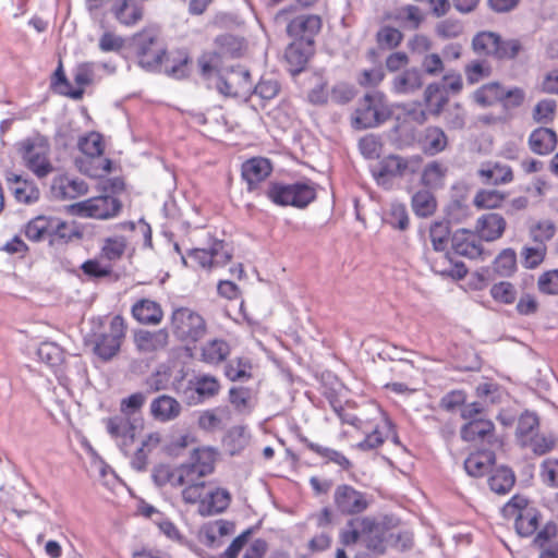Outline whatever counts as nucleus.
<instances>
[{
  "label": "nucleus",
  "mask_w": 558,
  "mask_h": 558,
  "mask_svg": "<svg viewBox=\"0 0 558 558\" xmlns=\"http://www.w3.org/2000/svg\"><path fill=\"white\" fill-rule=\"evenodd\" d=\"M423 85L422 74L416 69L405 70L396 75L391 82V90L398 95H409Z\"/></svg>",
  "instance_id": "c85d7f7f"
},
{
  "label": "nucleus",
  "mask_w": 558,
  "mask_h": 558,
  "mask_svg": "<svg viewBox=\"0 0 558 558\" xmlns=\"http://www.w3.org/2000/svg\"><path fill=\"white\" fill-rule=\"evenodd\" d=\"M498 43V34L494 32H481L473 38L472 46L476 53L495 58Z\"/></svg>",
  "instance_id": "a19ab883"
},
{
  "label": "nucleus",
  "mask_w": 558,
  "mask_h": 558,
  "mask_svg": "<svg viewBox=\"0 0 558 558\" xmlns=\"http://www.w3.org/2000/svg\"><path fill=\"white\" fill-rule=\"evenodd\" d=\"M557 102L554 99L539 100L533 109V119L536 123H550L556 113Z\"/></svg>",
  "instance_id": "864d4df0"
},
{
  "label": "nucleus",
  "mask_w": 558,
  "mask_h": 558,
  "mask_svg": "<svg viewBox=\"0 0 558 558\" xmlns=\"http://www.w3.org/2000/svg\"><path fill=\"white\" fill-rule=\"evenodd\" d=\"M106 427L109 435L116 439L120 449L126 454V448L134 440L135 427L131 418L124 415H116L106 420Z\"/></svg>",
  "instance_id": "f3484780"
},
{
  "label": "nucleus",
  "mask_w": 558,
  "mask_h": 558,
  "mask_svg": "<svg viewBox=\"0 0 558 558\" xmlns=\"http://www.w3.org/2000/svg\"><path fill=\"white\" fill-rule=\"evenodd\" d=\"M515 483L513 471L507 466L497 468L488 478L490 489L499 495L507 494Z\"/></svg>",
  "instance_id": "4c0bfd02"
},
{
  "label": "nucleus",
  "mask_w": 558,
  "mask_h": 558,
  "mask_svg": "<svg viewBox=\"0 0 558 558\" xmlns=\"http://www.w3.org/2000/svg\"><path fill=\"white\" fill-rule=\"evenodd\" d=\"M248 435L242 426L232 427L223 439V445L231 456L240 453L248 444Z\"/></svg>",
  "instance_id": "37998d69"
},
{
  "label": "nucleus",
  "mask_w": 558,
  "mask_h": 558,
  "mask_svg": "<svg viewBox=\"0 0 558 558\" xmlns=\"http://www.w3.org/2000/svg\"><path fill=\"white\" fill-rule=\"evenodd\" d=\"M170 327L181 341L196 342L206 332L204 318L189 307H179L172 312Z\"/></svg>",
  "instance_id": "0eeeda50"
},
{
  "label": "nucleus",
  "mask_w": 558,
  "mask_h": 558,
  "mask_svg": "<svg viewBox=\"0 0 558 558\" xmlns=\"http://www.w3.org/2000/svg\"><path fill=\"white\" fill-rule=\"evenodd\" d=\"M421 157L402 158L400 156H388L381 162L377 173V181L386 178L403 177L408 172L414 173L420 168Z\"/></svg>",
  "instance_id": "4468645a"
},
{
  "label": "nucleus",
  "mask_w": 558,
  "mask_h": 558,
  "mask_svg": "<svg viewBox=\"0 0 558 558\" xmlns=\"http://www.w3.org/2000/svg\"><path fill=\"white\" fill-rule=\"evenodd\" d=\"M271 171L270 161L263 157H254L243 162L241 174L247 184V191H256L259 184L270 175Z\"/></svg>",
  "instance_id": "dca6fc26"
},
{
  "label": "nucleus",
  "mask_w": 558,
  "mask_h": 558,
  "mask_svg": "<svg viewBox=\"0 0 558 558\" xmlns=\"http://www.w3.org/2000/svg\"><path fill=\"white\" fill-rule=\"evenodd\" d=\"M217 451L211 447L195 448L189 461L178 466L177 482L183 486L186 483L203 482L202 478L211 474L215 470Z\"/></svg>",
  "instance_id": "423d86ee"
},
{
  "label": "nucleus",
  "mask_w": 558,
  "mask_h": 558,
  "mask_svg": "<svg viewBox=\"0 0 558 558\" xmlns=\"http://www.w3.org/2000/svg\"><path fill=\"white\" fill-rule=\"evenodd\" d=\"M126 248V240L122 235L109 236L104 240L101 255L104 258L112 262L120 259Z\"/></svg>",
  "instance_id": "a18cd8bd"
},
{
  "label": "nucleus",
  "mask_w": 558,
  "mask_h": 558,
  "mask_svg": "<svg viewBox=\"0 0 558 558\" xmlns=\"http://www.w3.org/2000/svg\"><path fill=\"white\" fill-rule=\"evenodd\" d=\"M133 317L144 325H157L163 317L161 306L148 299H142L132 306Z\"/></svg>",
  "instance_id": "a878e982"
},
{
  "label": "nucleus",
  "mask_w": 558,
  "mask_h": 558,
  "mask_svg": "<svg viewBox=\"0 0 558 558\" xmlns=\"http://www.w3.org/2000/svg\"><path fill=\"white\" fill-rule=\"evenodd\" d=\"M168 338L169 335L165 329L141 330L135 335V344L141 352L150 353L166 348Z\"/></svg>",
  "instance_id": "cd10ccee"
},
{
  "label": "nucleus",
  "mask_w": 558,
  "mask_h": 558,
  "mask_svg": "<svg viewBox=\"0 0 558 558\" xmlns=\"http://www.w3.org/2000/svg\"><path fill=\"white\" fill-rule=\"evenodd\" d=\"M187 256L205 269L225 266L232 257L222 240H214L207 248H191Z\"/></svg>",
  "instance_id": "f8f14e48"
},
{
  "label": "nucleus",
  "mask_w": 558,
  "mask_h": 558,
  "mask_svg": "<svg viewBox=\"0 0 558 558\" xmlns=\"http://www.w3.org/2000/svg\"><path fill=\"white\" fill-rule=\"evenodd\" d=\"M8 190L19 204L34 205L40 198V190L34 180L11 170L4 173Z\"/></svg>",
  "instance_id": "9d476101"
},
{
  "label": "nucleus",
  "mask_w": 558,
  "mask_h": 558,
  "mask_svg": "<svg viewBox=\"0 0 558 558\" xmlns=\"http://www.w3.org/2000/svg\"><path fill=\"white\" fill-rule=\"evenodd\" d=\"M149 411L153 418L157 422L168 423L181 415L182 405L175 398L161 395L151 401Z\"/></svg>",
  "instance_id": "6ab92c4d"
},
{
  "label": "nucleus",
  "mask_w": 558,
  "mask_h": 558,
  "mask_svg": "<svg viewBox=\"0 0 558 558\" xmlns=\"http://www.w3.org/2000/svg\"><path fill=\"white\" fill-rule=\"evenodd\" d=\"M313 52V46L302 41H294L288 46L284 57L288 63L293 68L292 72L299 73L303 70Z\"/></svg>",
  "instance_id": "2f4dec72"
},
{
  "label": "nucleus",
  "mask_w": 558,
  "mask_h": 558,
  "mask_svg": "<svg viewBox=\"0 0 558 558\" xmlns=\"http://www.w3.org/2000/svg\"><path fill=\"white\" fill-rule=\"evenodd\" d=\"M355 88L348 83H337L330 89V101L337 105H345L355 97Z\"/></svg>",
  "instance_id": "69168bd1"
},
{
  "label": "nucleus",
  "mask_w": 558,
  "mask_h": 558,
  "mask_svg": "<svg viewBox=\"0 0 558 558\" xmlns=\"http://www.w3.org/2000/svg\"><path fill=\"white\" fill-rule=\"evenodd\" d=\"M392 423L388 418L384 420V425L381 427L377 426L372 430L366 437L357 444V448L367 451L373 450L381 446L385 439L388 437V434L392 430Z\"/></svg>",
  "instance_id": "ea45409f"
},
{
  "label": "nucleus",
  "mask_w": 558,
  "mask_h": 558,
  "mask_svg": "<svg viewBox=\"0 0 558 558\" xmlns=\"http://www.w3.org/2000/svg\"><path fill=\"white\" fill-rule=\"evenodd\" d=\"M50 151L49 141L40 134L26 137L17 144L23 165L38 179H45L54 171Z\"/></svg>",
  "instance_id": "f257e3e1"
},
{
  "label": "nucleus",
  "mask_w": 558,
  "mask_h": 558,
  "mask_svg": "<svg viewBox=\"0 0 558 558\" xmlns=\"http://www.w3.org/2000/svg\"><path fill=\"white\" fill-rule=\"evenodd\" d=\"M266 197L278 206L307 207L316 198V190L311 182H269L264 191Z\"/></svg>",
  "instance_id": "f03ea898"
},
{
  "label": "nucleus",
  "mask_w": 558,
  "mask_h": 558,
  "mask_svg": "<svg viewBox=\"0 0 558 558\" xmlns=\"http://www.w3.org/2000/svg\"><path fill=\"white\" fill-rule=\"evenodd\" d=\"M558 144V137L553 129L537 128L529 136L530 149L537 155H549Z\"/></svg>",
  "instance_id": "5701e85b"
},
{
  "label": "nucleus",
  "mask_w": 558,
  "mask_h": 558,
  "mask_svg": "<svg viewBox=\"0 0 558 558\" xmlns=\"http://www.w3.org/2000/svg\"><path fill=\"white\" fill-rule=\"evenodd\" d=\"M522 50V45L519 39L502 40L499 36V43L496 50L495 58L498 60H513Z\"/></svg>",
  "instance_id": "0e129e2a"
},
{
  "label": "nucleus",
  "mask_w": 558,
  "mask_h": 558,
  "mask_svg": "<svg viewBox=\"0 0 558 558\" xmlns=\"http://www.w3.org/2000/svg\"><path fill=\"white\" fill-rule=\"evenodd\" d=\"M300 441L312 452L324 459L325 463H335L341 470L349 471L352 468L351 461L340 451L313 442L307 437L301 436Z\"/></svg>",
  "instance_id": "b1692460"
},
{
  "label": "nucleus",
  "mask_w": 558,
  "mask_h": 558,
  "mask_svg": "<svg viewBox=\"0 0 558 558\" xmlns=\"http://www.w3.org/2000/svg\"><path fill=\"white\" fill-rule=\"evenodd\" d=\"M505 194L497 190H481L476 193L473 204L478 209H492L501 205Z\"/></svg>",
  "instance_id": "8fccbe9b"
},
{
  "label": "nucleus",
  "mask_w": 558,
  "mask_h": 558,
  "mask_svg": "<svg viewBox=\"0 0 558 558\" xmlns=\"http://www.w3.org/2000/svg\"><path fill=\"white\" fill-rule=\"evenodd\" d=\"M125 330L124 319L119 315L112 317L108 331L96 337L94 352L104 361L111 360L120 351Z\"/></svg>",
  "instance_id": "1a4fd4ad"
},
{
  "label": "nucleus",
  "mask_w": 558,
  "mask_h": 558,
  "mask_svg": "<svg viewBox=\"0 0 558 558\" xmlns=\"http://www.w3.org/2000/svg\"><path fill=\"white\" fill-rule=\"evenodd\" d=\"M490 295L496 302L512 304L517 298V290L512 283L501 281L493 284Z\"/></svg>",
  "instance_id": "5fc2aeb1"
},
{
  "label": "nucleus",
  "mask_w": 558,
  "mask_h": 558,
  "mask_svg": "<svg viewBox=\"0 0 558 558\" xmlns=\"http://www.w3.org/2000/svg\"><path fill=\"white\" fill-rule=\"evenodd\" d=\"M484 184H505L513 179L512 170L509 166L498 162L487 163L478 171Z\"/></svg>",
  "instance_id": "72a5a7b5"
},
{
  "label": "nucleus",
  "mask_w": 558,
  "mask_h": 558,
  "mask_svg": "<svg viewBox=\"0 0 558 558\" xmlns=\"http://www.w3.org/2000/svg\"><path fill=\"white\" fill-rule=\"evenodd\" d=\"M447 169L437 161L428 163L422 173V183L427 187L442 185Z\"/></svg>",
  "instance_id": "603ef678"
},
{
  "label": "nucleus",
  "mask_w": 558,
  "mask_h": 558,
  "mask_svg": "<svg viewBox=\"0 0 558 558\" xmlns=\"http://www.w3.org/2000/svg\"><path fill=\"white\" fill-rule=\"evenodd\" d=\"M51 190L53 195L58 198L74 199L87 193L88 189L87 184L81 179L60 177L54 179Z\"/></svg>",
  "instance_id": "bb28decb"
},
{
  "label": "nucleus",
  "mask_w": 558,
  "mask_h": 558,
  "mask_svg": "<svg viewBox=\"0 0 558 558\" xmlns=\"http://www.w3.org/2000/svg\"><path fill=\"white\" fill-rule=\"evenodd\" d=\"M450 90H453V81L446 75L442 83L429 84L425 90V102L434 114L441 112L450 98Z\"/></svg>",
  "instance_id": "aec40b11"
},
{
  "label": "nucleus",
  "mask_w": 558,
  "mask_h": 558,
  "mask_svg": "<svg viewBox=\"0 0 558 558\" xmlns=\"http://www.w3.org/2000/svg\"><path fill=\"white\" fill-rule=\"evenodd\" d=\"M494 447L471 453L464 461L465 472L474 477L486 474L495 462Z\"/></svg>",
  "instance_id": "393cba45"
},
{
  "label": "nucleus",
  "mask_w": 558,
  "mask_h": 558,
  "mask_svg": "<svg viewBox=\"0 0 558 558\" xmlns=\"http://www.w3.org/2000/svg\"><path fill=\"white\" fill-rule=\"evenodd\" d=\"M391 116L386 96L380 92H372L359 101L352 118L355 129H372L385 123Z\"/></svg>",
  "instance_id": "7ed1b4c3"
},
{
  "label": "nucleus",
  "mask_w": 558,
  "mask_h": 558,
  "mask_svg": "<svg viewBox=\"0 0 558 558\" xmlns=\"http://www.w3.org/2000/svg\"><path fill=\"white\" fill-rule=\"evenodd\" d=\"M432 244L437 252H448L447 247L451 243L453 245V236L451 235V222L449 219L435 221L429 230Z\"/></svg>",
  "instance_id": "f704fd0d"
},
{
  "label": "nucleus",
  "mask_w": 558,
  "mask_h": 558,
  "mask_svg": "<svg viewBox=\"0 0 558 558\" xmlns=\"http://www.w3.org/2000/svg\"><path fill=\"white\" fill-rule=\"evenodd\" d=\"M447 144V137L442 130L438 128H428L425 131L423 140V147L429 155H435L441 151Z\"/></svg>",
  "instance_id": "de8ad7c7"
},
{
  "label": "nucleus",
  "mask_w": 558,
  "mask_h": 558,
  "mask_svg": "<svg viewBox=\"0 0 558 558\" xmlns=\"http://www.w3.org/2000/svg\"><path fill=\"white\" fill-rule=\"evenodd\" d=\"M253 365L247 357H234L225 365V376L231 381H247L253 377Z\"/></svg>",
  "instance_id": "473e14b6"
},
{
  "label": "nucleus",
  "mask_w": 558,
  "mask_h": 558,
  "mask_svg": "<svg viewBox=\"0 0 558 558\" xmlns=\"http://www.w3.org/2000/svg\"><path fill=\"white\" fill-rule=\"evenodd\" d=\"M494 423L489 420H471L461 427V438L469 442L500 447L495 436Z\"/></svg>",
  "instance_id": "ddd939ff"
},
{
  "label": "nucleus",
  "mask_w": 558,
  "mask_h": 558,
  "mask_svg": "<svg viewBox=\"0 0 558 558\" xmlns=\"http://www.w3.org/2000/svg\"><path fill=\"white\" fill-rule=\"evenodd\" d=\"M220 410L204 411L198 417V427L205 432H215L222 428V417Z\"/></svg>",
  "instance_id": "338daca9"
},
{
  "label": "nucleus",
  "mask_w": 558,
  "mask_h": 558,
  "mask_svg": "<svg viewBox=\"0 0 558 558\" xmlns=\"http://www.w3.org/2000/svg\"><path fill=\"white\" fill-rule=\"evenodd\" d=\"M332 504L337 512L343 515H359L372 504V496L357 490L352 485L340 484L332 494Z\"/></svg>",
  "instance_id": "6e6552de"
},
{
  "label": "nucleus",
  "mask_w": 558,
  "mask_h": 558,
  "mask_svg": "<svg viewBox=\"0 0 558 558\" xmlns=\"http://www.w3.org/2000/svg\"><path fill=\"white\" fill-rule=\"evenodd\" d=\"M53 85L60 94L69 96L73 99H81L84 93L83 89L72 88L71 83L68 81L61 64L54 72Z\"/></svg>",
  "instance_id": "680f3d73"
},
{
  "label": "nucleus",
  "mask_w": 558,
  "mask_h": 558,
  "mask_svg": "<svg viewBox=\"0 0 558 558\" xmlns=\"http://www.w3.org/2000/svg\"><path fill=\"white\" fill-rule=\"evenodd\" d=\"M538 427V417L534 413L525 412L519 418L517 426V437L523 446L526 445L527 438L532 432Z\"/></svg>",
  "instance_id": "6e6d98bb"
},
{
  "label": "nucleus",
  "mask_w": 558,
  "mask_h": 558,
  "mask_svg": "<svg viewBox=\"0 0 558 558\" xmlns=\"http://www.w3.org/2000/svg\"><path fill=\"white\" fill-rule=\"evenodd\" d=\"M179 475L178 466L174 469L169 468L168 465H159L154 469L153 480L155 484L159 487L171 485L172 487L181 486L180 483L177 482V476Z\"/></svg>",
  "instance_id": "13d9d810"
},
{
  "label": "nucleus",
  "mask_w": 558,
  "mask_h": 558,
  "mask_svg": "<svg viewBox=\"0 0 558 558\" xmlns=\"http://www.w3.org/2000/svg\"><path fill=\"white\" fill-rule=\"evenodd\" d=\"M546 245L535 243L534 246H525L522 248L524 266L529 269L537 267L545 258Z\"/></svg>",
  "instance_id": "052dcab7"
},
{
  "label": "nucleus",
  "mask_w": 558,
  "mask_h": 558,
  "mask_svg": "<svg viewBox=\"0 0 558 558\" xmlns=\"http://www.w3.org/2000/svg\"><path fill=\"white\" fill-rule=\"evenodd\" d=\"M462 404L460 408V415L463 420L470 422L471 420H483L484 407L481 402L475 401L465 403V393L461 390H456V405Z\"/></svg>",
  "instance_id": "09e8293b"
},
{
  "label": "nucleus",
  "mask_w": 558,
  "mask_h": 558,
  "mask_svg": "<svg viewBox=\"0 0 558 558\" xmlns=\"http://www.w3.org/2000/svg\"><path fill=\"white\" fill-rule=\"evenodd\" d=\"M183 486L185 487L182 490V499L185 504H198L199 506L202 500H205V495L208 490L205 482H192Z\"/></svg>",
  "instance_id": "4d7b16f0"
},
{
  "label": "nucleus",
  "mask_w": 558,
  "mask_h": 558,
  "mask_svg": "<svg viewBox=\"0 0 558 558\" xmlns=\"http://www.w3.org/2000/svg\"><path fill=\"white\" fill-rule=\"evenodd\" d=\"M322 27V20L318 15H300L293 19L287 26V33L296 41H302L308 46L314 45V37Z\"/></svg>",
  "instance_id": "2eb2a0df"
},
{
  "label": "nucleus",
  "mask_w": 558,
  "mask_h": 558,
  "mask_svg": "<svg viewBox=\"0 0 558 558\" xmlns=\"http://www.w3.org/2000/svg\"><path fill=\"white\" fill-rule=\"evenodd\" d=\"M50 217L37 216L31 219L23 228V233L32 242L50 241Z\"/></svg>",
  "instance_id": "e433bc0d"
},
{
  "label": "nucleus",
  "mask_w": 558,
  "mask_h": 558,
  "mask_svg": "<svg viewBox=\"0 0 558 558\" xmlns=\"http://www.w3.org/2000/svg\"><path fill=\"white\" fill-rule=\"evenodd\" d=\"M37 355L39 360L52 368H56V373L63 361H64V351L61 347H59L54 342H43L37 349Z\"/></svg>",
  "instance_id": "58836bf2"
},
{
  "label": "nucleus",
  "mask_w": 558,
  "mask_h": 558,
  "mask_svg": "<svg viewBox=\"0 0 558 558\" xmlns=\"http://www.w3.org/2000/svg\"><path fill=\"white\" fill-rule=\"evenodd\" d=\"M517 268V256L513 250H504L494 262L495 271L501 277L511 276Z\"/></svg>",
  "instance_id": "3c124183"
},
{
  "label": "nucleus",
  "mask_w": 558,
  "mask_h": 558,
  "mask_svg": "<svg viewBox=\"0 0 558 558\" xmlns=\"http://www.w3.org/2000/svg\"><path fill=\"white\" fill-rule=\"evenodd\" d=\"M50 242H68L81 235L73 225L56 217H50Z\"/></svg>",
  "instance_id": "79ce46f5"
},
{
  "label": "nucleus",
  "mask_w": 558,
  "mask_h": 558,
  "mask_svg": "<svg viewBox=\"0 0 558 558\" xmlns=\"http://www.w3.org/2000/svg\"><path fill=\"white\" fill-rule=\"evenodd\" d=\"M194 390L199 399H208L216 396L220 390V384L215 376L199 375L195 377Z\"/></svg>",
  "instance_id": "49530a36"
},
{
  "label": "nucleus",
  "mask_w": 558,
  "mask_h": 558,
  "mask_svg": "<svg viewBox=\"0 0 558 558\" xmlns=\"http://www.w3.org/2000/svg\"><path fill=\"white\" fill-rule=\"evenodd\" d=\"M387 222L395 229L405 230L409 227V215L402 204H391Z\"/></svg>",
  "instance_id": "e2e57ef3"
},
{
  "label": "nucleus",
  "mask_w": 558,
  "mask_h": 558,
  "mask_svg": "<svg viewBox=\"0 0 558 558\" xmlns=\"http://www.w3.org/2000/svg\"><path fill=\"white\" fill-rule=\"evenodd\" d=\"M231 501L228 490L223 488H209L206 492L205 500L198 506V513L203 517L213 515L225 511Z\"/></svg>",
  "instance_id": "4be33fe9"
},
{
  "label": "nucleus",
  "mask_w": 558,
  "mask_h": 558,
  "mask_svg": "<svg viewBox=\"0 0 558 558\" xmlns=\"http://www.w3.org/2000/svg\"><path fill=\"white\" fill-rule=\"evenodd\" d=\"M477 228L481 236L486 241H495L499 239L505 229L506 220L504 217L496 213L483 215L477 221Z\"/></svg>",
  "instance_id": "c756f323"
},
{
  "label": "nucleus",
  "mask_w": 558,
  "mask_h": 558,
  "mask_svg": "<svg viewBox=\"0 0 558 558\" xmlns=\"http://www.w3.org/2000/svg\"><path fill=\"white\" fill-rule=\"evenodd\" d=\"M138 65L146 71H157L167 54L166 46L159 38L158 29L147 27L133 37Z\"/></svg>",
  "instance_id": "20e7f679"
},
{
  "label": "nucleus",
  "mask_w": 558,
  "mask_h": 558,
  "mask_svg": "<svg viewBox=\"0 0 558 558\" xmlns=\"http://www.w3.org/2000/svg\"><path fill=\"white\" fill-rule=\"evenodd\" d=\"M502 512L507 518H514L515 531L522 537L534 535L539 527L541 511L524 496L514 495Z\"/></svg>",
  "instance_id": "39448f33"
},
{
  "label": "nucleus",
  "mask_w": 558,
  "mask_h": 558,
  "mask_svg": "<svg viewBox=\"0 0 558 558\" xmlns=\"http://www.w3.org/2000/svg\"><path fill=\"white\" fill-rule=\"evenodd\" d=\"M121 208V202L111 195L92 197L77 204L80 216L102 220L116 217Z\"/></svg>",
  "instance_id": "9b49d317"
},
{
  "label": "nucleus",
  "mask_w": 558,
  "mask_h": 558,
  "mask_svg": "<svg viewBox=\"0 0 558 558\" xmlns=\"http://www.w3.org/2000/svg\"><path fill=\"white\" fill-rule=\"evenodd\" d=\"M111 12L120 24L134 26L143 20L144 7L137 0H117Z\"/></svg>",
  "instance_id": "412c9836"
},
{
  "label": "nucleus",
  "mask_w": 558,
  "mask_h": 558,
  "mask_svg": "<svg viewBox=\"0 0 558 558\" xmlns=\"http://www.w3.org/2000/svg\"><path fill=\"white\" fill-rule=\"evenodd\" d=\"M230 354V345L222 339L207 341L201 348L202 361L209 365H218L226 361Z\"/></svg>",
  "instance_id": "7c9ffc66"
},
{
  "label": "nucleus",
  "mask_w": 558,
  "mask_h": 558,
  "mask_svg": "<svg viewBox=\"0 0 558 558\" xmlns=\"http://www.w3.org/2000/svg\"><path fill=\"white\" fill-rule=\"evenodd\" d=\"M505 88L498 82H492L482 85L473 93V100L481 107H490L496 102H501Z\"/></svg>",
  "instance_id": "c9c22d12"
},
{
  "label": "nucleus",
  "mask_w": 558,
  "mask_h": 558,
  "mask_svg": "<svg viewBox=\"0 0 558 558\" xmlns=\"http://www.w3.org/2000/svg\"><path fill=\"white\" fill-rule=\"evenodd\" d=\"M412 208L418 217H428L436 209V201L430 192L418 191L412 196Z\"/></svg>",
  "instance_id": "c03bdc74"
},
{
  "label": "nucleus",
  "mask_w": 558,
  "mask_h": 558,
  "mask_svg": "<svg viewBox=\"0 0 558 558\" xmlns=\"http://www.w3.org/2000/svg\"><path fill=\"white\" fill-rule=\"evenodd\" d=\"M80 150L88 157H98L102 154L101 137L98 133L92 132L78 141Z\"/></svg>",
  "instance_id": "bf43d9fd"
},
{
  "label": "nucleus",
  "mask_w": 558,
  "mask_h": 558,
  "mask_svg": "<svg viewBox=\"0 0 558 558\" xmlns=\"http://www.w3.org/2000/svg\"><path fill=\"white\" fill-rule=\"evenodd\" d=\"M376 526L374 519L368 517H355L349 520L341 531L340 538L345 545H353L360 541L366 542L368 534L373 532Z\"/></svg>",
  "instance_id": "a211bd4d"
},
{
  "label": "nucleus",
  "mask_w": 558,
  "mask_h": 558,
  "mask_svg": "<svg viewBox=\"0 0 558 558\" xmlns=\"http://www.w3.org/2000/svg\"><path fill=\"white\" fill-rule=\"evenodd\" d=\"M541 292L545 294H558V269H553L544 272L537 281Z\"/></svg>",
  "instance_id": "774afa93"
}]
</instances>
